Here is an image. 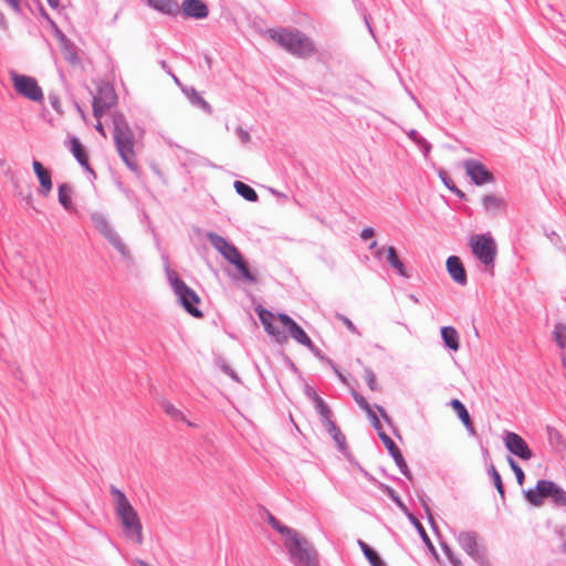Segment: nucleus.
<instances>
[{"label": "nucleus", "instance_id": "obj_1", "mask_svg": "<svg viewBox=\"0 0 566 566\" xmlns=\"http://www.w3.org/2000/svg\"><path fill=\"white\" fill-rule=\"evenodd\" d=\"M268 523L282 536L284 547L294 566H318L316 549L297 531L282 524L272 514L268 515Z\"/></svg>", "mask_w": 566, "mask_h": 566}, {"label": "nucleus", "instance_id": "obj_2", "mask_svg": "<svg viewBox=\"0 0 566 566\" xmlns=\"http://www.w3.org/2000/svg\"><path fill=\"white\" fill-rule=\"evenodd\" d=\"M111 494L115 512L120 521L125 536L140 545L144 542L143 526L136 510L133 507L123 491L111 485Z\"/></svg>", "mask_w": 566, "mask_h": 566}, {"label": "nucleus", "instance_id": "obj_3", "mask_svg": "<svg viewBox=\"0 0 566 566\" xmlns=\"http://www.w3.org/2000/svg\"><path fill=\"white\" fill-rule=\"evenodd\" d=\"M113 138L117 153L124 164L132 171L138 170V163L135 153V135L123 115L116 114L113 117Z\"/></svg>", "mask_w": 566, "mask_h": 566}, {"label": "nucleus", "instance_id": "obj_4", "mask_svg": "<svg viewBox=\"0 0 566 566\" xmlns=\"http://www.w3.org/2000/svg\"><path fill=\"white\" fill-rule=\"evenodd\" d=\"M269 34L280 46L297 57H308L315 52L313 41L297 29H272Z\"/></svg>", "mask_w": 566, "mask_h": 566}, {"label": "nucleus", "instance_id": "obj_5", "mask_svg": "<svg viewBox=\"0 0 566 566\" xmlns=\"http://www.w3.org/2000/svg\"><path fill=\"white\" fill-rule=\"evenodd\" d=\"M523 494L530 504L537 507L542 506L545 502L556 507L566 505L565 490L553 481L539 480L535 488L524 490Z\"/></svg>", "mask_w": 566, "mask_h": 566}, {"label": "nucleus", "instance_id": "obj_6", "mask_svg": "<svg viewBox=\"0 0 566 566\" xmlns=\"http://www.w3.org/2000/svg\"><path fill=\"white\" fill-rule=\"evenodd\" d=\"M473 255L481 262L484 270L493 274L497 245L491 233L474 234L469 239Z\"/></svg>", "mask_w": 566, "mask_h": 566}, {"label": "nucleus", "instance_id": "obj_7", "mask_svg": "<svg viewBox=\"0 0 566 566\" xmlns=\"http://www.w3.org/2000/svg\"><path fill=\"white\" fill-rule=\"evenodd\" d=\"M168 281L181 306L193 317H201L202 312L198 308L200 298L198 294L190 289L175 271L166 270Z\"/></svg>", "mask_w": 566, "mask_h": 566}, {"label": "nucleus", "instance_id": "obj_8", "mask_svg": "<svg viewBox=\"0 0 566 566\" xmlns=\"http://www.w3.org/2000/svg\"><path fill=\"white\" fill-rule=\"evenodd\" d=\"M461 548L480 566H486L489 560L486 551L480 543L479 536L473 531H462L457 535Z\"/></svg>", "mask_w": 566, "mask_h": 566}, {"label": "nucleus", "instance_id": "obj_9", "mask_svg": "<svg viewBox=\"0 0 566 566\" xmlns=\"http://www.w3.org/2000/svg\"><path fill=\"white\" fill-rule=\"evenodd\" d=\"M90 218L96 231L116 252L126 244L122 235L104 213L95 211L91 213Z\"/></svg>", "mask_w": 566, "mask_h": 566}, {"label": "nucleus", "instance_id": "obj_10", "mask_svg": "<svg viewBox=\"0 0 566 566\" xmlns=\"http://www.w3.org/2000/svg\"><path fill=\"white\" fill-rule=\"evenodd\" d=\"M11 81L15 92L19 95L32 102H43V91L34 77L11 72Z\"/></svg>", "mask_w": 566, "mask_h": 566}, {"label": "nucleus", "instance_id": "obj_11", "mask_svg": "<svg viewBox=\"0 0 566 566\" xmlns=\"http://www.w3.org/2000/svg\"><path fill=\"white\" fill-rule=\"evenodd\" d=\"M117 101L114 88L107 84L98 86L97 93L93 98V114L96 119L102 118L103 115L112 108Z\"/></svg>", "mask_w": 566, "mask_h": 566}, {"label": "nucleus", "instance_id": "obj_12", "mask_svg": "<svg viewBox=\"0 0 566 566\" xmlns=\"http://www.w3.org/2000/svg\"><path fill=\"white\" fill-rule=\"evenodd\" d=\"M467 175L476 186H483L494 181L493 174L481 161L468 159L463 161Z\"/></svg>", "mask_w": 566, "mask_h": 566}, {"label": "nucleus", "instance_id": "obj_13", "mask_svg": "<svg viewBox=\"0 0 566 566\" xmlns=\"http://www.w3.org/2000/svg\"><path fill=\"white\" fill-rule=\"evenodd\" d=\"M256 314L259 316L260 322L262 323L264 331L279 344H283L287 340V335L282 332L275 324L279 321L277 315L272 312L259 307L256 308Z\"/></svg>", "mask_w": 566, "mask_h": 566}, {"label": "nucleus", "instance_id": "obj_14", "mask_svg": "<svg viewBox=\"0 0 566 566\" xmlns=\"http://www.w3.org/2000/svg\"><path fill=\"white\" fill-rule=\"evenodd\" d=\"M279 322L289 332V335L298 344L307 347L310 350H314V344L304 329L289 315L280 313L277 314Z\"/></svg>", "mask_w": 566, "mask_h": 566}, {"label": "nucleus", "instance_id": "obj_15", "mask_svg": "<svg viewBox=\"0 0 566 566\" xmlns=\"http://www.w3.org/2000/svg\"><path fill=\"white\" fill-rule=\"evenodd\" d=\"M207 239L210 244L231 264L234 260H237L241 252L239 249L231 242H229L226 238L214 233L208 232Z\"/></svg>", "mask_w": 566, "mask_h": 566}, {"label": "nucleus", "instance_id": "obj_16", "mask_svg": "<svg viewBox=\"0 0 566 566\" xmlns=\"http://www.w3.org/2000/svg\"><path fill=\"white\" fill-rule=\"evenodd\" d=\"M503 442L505 448L522 460L533 458V452L525 440L515 432L507 431L504 433Z\"/></svg>", "mask_w": 566, "mask_h": 566}, {"label": "nucleus", "instance_id": "obj_17", "mask_svg": "<svg viewBox=\"0 0 566 566\" xmlns=\"http://www.w3.org/2000/svg\"><path fill=\"white\" fill-rule=\"evenodd\" d=\"M379 438L384 442V444L387 448V450L390 453V455L392 457V459H394L395 463L397 464V467L399 468L400 472L406 478L410 479L411 475H410V471L408 469V465H407V463H406V461H405L400 450L398 449L396 443L392 441V439L388 434H386L385 432H380Z\"/></svg>", "mask_w": 566, "mask_h": 566}, {"label": "nucleus", "instance_id": "obj_18", "mask_svg": "<svg viewBox=\"0 0 566 566\" xmlns=\"http://www.w3.org/2000/svg\"><path fill=\"white\" fill-rule=\"evenodd\" d=\"M32 167L40 182L39 193L43 197H48L53 189L51 171L46 169L39 160H33Z\"/></svg>", "mask_w": 566, "mask_h": 566}, {"label": "nucleus", "instance_id": "obj_19", "mask_svg": "<svg viewBox=\"0 0 566 566\" xmlns=\"http://www.w3.org/2000/svg\"><path fill=\"white\" fill-rule=\"evenodd\" d=\"M181 9L187 18L205 19L209 14L208 7L202 0H184Z\"/></svg>", "mask_w": 566, "mask_h": 566}, {"label": "nucleus", "instance_id": "obj_20", "mask_svg": "<svg viewBox=\"0 0 566 566\" xmlns=\"http://www.w3.org/2000/svg\"><path fill=\"white\" fill-rule=\"evenodd\" d=\"M447 270L455 283L462 286L467 284V272L459 256L451 255L447 259Z\"/></svg>", "mask_w": 566, "mask_h": 566}, {"label": "nucleus", "instance_id": "obj_21", "mask_svg": "<svg viewBox=\"0 0 566 566\" xmlns=\"http://www.w3.org/2000/svg\"><path fill=\"white\" fill-rule=\"evenodd\" d=\"M482 206L485 212L496 216L506 209V201L495 195H486L482 199Z\"/></svg>", "mask_w": 566, "mask_h": 566}, {"label": "nucleus", "instance_id": "obj_22", "mask_svg": "<svg viewBox=\"0 0 566 566\" xmlns=\"http://www.w3.org/2000/svg\"><path fill=\"white\" fill-rule=\"evenodd\" d=\"M147 4L168 15H177L180 11V6L175 0H147Z\"/></svg>", "mask_w": 566, "mask_h": 566}, {"label": "nucleus", "instance_id": "obj_23", "mask_svg": "<svg viewBox=\"0 0 566 566\" xmlns=\"http://www.w3.org/2000/svg\"><path fill=\"white\" fill-rule=\"evenodd\" d=\"M181 91L193 106L203 109L208 114L212 113L211 105L206 99H203V97L196 91V88L181 86Z\"/></svg>", "mask_w": 566, "mask_h": 566}, {"label": "nucleus", "instance_id": "obj_24", "mask_svg": "<svg viewBox=\"0 0 566 566\" xmlns=\"http://www.w3.org/2000/svg\"><path fill=\"white\" fill-rule=\"evenodd\" d=\"M70 151L82 167L91 170L87 154L77 137L73 136L70 138Z\"/></svg>", "mask_w": 566, "mask_h": 566}, {"label": "nucleus", "instance_id": "obj_25", "mask_svg": "<svg viewBox=\"0 0 566 566\" xmlns=\"http://www.w3.org/2000/svg\"><path fill=\"white\" fill-rule=\"evenodd\" d=\"M231 264L235 266V269L239 273V276H238L239 279H241L248 283L256 282L255 275L250 271V268H249L248 263L245 262L242 254L237 260H234Z\"/></svg>", "mask_w": 566, "mask_h": 566}, {"label": "nucleus", "instance_id": "obj_26", "mask_svg": "<svg viewBox=\"0 0 566 566\" xmlns=\"http://www.w3.org/2000/svg\"><path fill=\"white\" fill-rule=\"evenodd\" d=\"M441 337L447 347H449L452 350L459 349V346H460L459 334L453 327H451V326L442 327Z\"/></svg>", "mask_w": 566, "mask_h": 566}, {"label": "nucleus", "instance_id": "obj_27", "mask_svg": "<svg viewBox=\"0 0 566 566\" xmlns=\"http://www.w3.org/2000/svg\"><path fill=\"white\" fill-rule=\"evenodd\" d=\"M313 402L315 406V410L319 415L321 421L324 426L328 423V421H333L329 407L318 395L313 396Z\"/></svg>", "mask_w": 566, "mask_h": 566}, {"label": "nucleus", "instance_id": "obj_28", "mask_svg": "<svg viewBox=\"0 0 566 566\" xmlns=\"http://www.w3.org/2000/svg\"><path fill=\"white\" fill-rule=\"evenodd\" d=\"M386 260L391 265V268H394L397 271L399 275L407 276L405 265L398 258L397 251L394 247L387 248Z\"/></svg>", "mask_w": 566, "mask_h": 566}, {"label": "nucleus", "instance_id": "obj_29", "mask_svg": "<svg viewBox=\"0 0 566 566\" xmlns=\"http://www.w3.org/2000/svg\"><path fill=\"white\" fill-rule=\"evenodd\" d=\"M326 431L329 433V436L333 438L335 443L340 450L345 449L346 444V438L340 431V429L336 426L334 421H328L325 426Z\"/></svg>", "mask_w": 566, "mask_h": 566}, {"label": "nucleus", "instance_id": "obj_30", "mask_svg": "<svg viewBox=\"0 0 566 566\" xmlns=\"http://www.w3.org/2000/svg\"><path fill=\"white\" fill-rule=\"evenodd\" d=\"M234 189L245 200H248L250 202L258 201V193L249 185H247L242 181H234Z\"/></svg>", "mask_w": 566, "mask_h": 566}, {"label": "nucleus", "instance_id": "obj_31", "mask_svg": "<svg viewBox=\"0 0 566 566\" xmlns=\"http://www.w3.org/2000/svg\"><path fill=\"white\" fill-rule=\"evenodd\" d=\"M59 202L70 210L72 208V188L67 184H61L59 186Z\"/></svg>", "mask_w": 566, "mask_h": 566}, {"label": "nucleus", "instance_id": "obj_32", "mask_svg": "<svg viewBox=\"0 0 566 566\" xmlns=\"http://www.w3.org/2000/svg\"><path fill=\"white\" fill-rule=\"evenodd\" d=\"M163 409H164L165 413L168 415L171 419H174L176 421H184L188 426H192L191 422L187 421L182 411L179 410L178 408H176L172 403L165 401L163 403Z\"/></svg>", "mask_w": 566, "mask_h": 566}, {"label": "nucleus", "instance_id": "obj_33", "mask_svg": "<svg viewBox=\"0 0 566 566\" xmlns=\"http://www.w3.org/2000/svg\"><path fill=\"white\" fill-rule=\"evenodd\" d=\"M117 253L120 255L122 262L125 264L126 268L132 269L136 265V259L133 254L132 249L127 245V243L122 247Z\"/></svg>", "mask_w": 566, "mask_h": 566}, {"label": "nucleus", "instance_id": "obj_34", "mask_svg": "<svg viewBox=\"0 0 566 566\" xmlns=\"http://www.w3.org/2000/svg\"><path fill=\"white\" fill-rule=\"evenodd\" d=\"M450 407L455 411L462 423L469 422L470 415L465 406L459 399H452L449 402Z\"/></svg>", "mask_w": 566, "mask_h": 566}, {"label": "nucleus", "instance_id": "obj_35", "mask_svg": "<svg viewBox=\"0 0 566 566\" xmlns=\"http://www.w3.org/2000/svg\"><path fill=\"white\" fill-rule=\"evenodd\" d=\"M554 339L560 348L566 346V326L563 323H558L554 329Z\"/></svg>", "mask_w": 566, "mask_h": 566}, {"label": "nucleus", "instance_id": "obj_36", "mask_svg": "<svg viewBox=\"0 0 566 566\" xmlns=\"http://www.w3.org/2000/svg\"><path fill=\"white\" fill-rule=\"evenodd\" d=\"M489 472H490L491 479H492L497 492L503 497L504 496V488H503V482H502L500 473L496 471V469L493 464L490 465Z\"/></svg>", "mask_w": 566, "mask_h": 566}, {"label": "nucleus", "instance_id": "obj_37", "mask_svg": "<svg viewBox=\"0 0 566 566\" xmlns=\"http://www.w3.org/2000/svg\"><path fill=\"white\" fill-rule=\"evenodd\" d=\"M408 137L418 145H421L423 147L424 154H428L430 151V144L427 143L426 139L422 138L416 129H411L408 133Z\"/></svg>", "mask_w": 566, "mask_h": 566}, {"label": "nucleus", "instance_id": "obj_38", "mask_svg": "<svg viewBox=\"0 0 566 566\" xmlns=\"http://www.w3.org/2000/svg\"><path fill=\"white\" fill-rule=\"evenodd\" d=\"M507 462L516 476L517 483L522 485L525 479L522 468L511 457L507 458Z\"/></svg>", "mask_w": 566, "mask_h": 566}, {"label": "nucleus", "instance_id": "obj_39", "mask_svg": "<svg viewBox=\"0 0 566 566\" xmlns=\"http://www.w3.org/2000/svg\"><path fill=\"white\" fill-rule=\"evenodd\" d=\"M365 380L371 390H377L376 375L370 368L365 369Z\"/></svg>", "mask_w": 566, "mask_h": 566}, {"label": "nucleus", "instance_id": "obj_40", "mask_svg": "<svg viewBox=\"0 0 566 566\" xmlns=\"http://www.w3.org/2000/svg\"><path fill=\"white\" fill-rule=\"evenodd\" d=\"M371 566H386L380 556L373 549L365 556Z\"/></svg>", "mask_w": 566, "mask_h": 566}, {"label": "nucleus", "instance_id": "obj_41", "mask_svg": "<svg viewBox=\"0 0 566 566\" xmlns=\"http://www.w3.org/2000/svg\"><path fill=\"white\" fill-rule=\"evenodd\" d=\"M555 534L557 536V542H556L557 549L562 553L566 552V539L564 537L563 528H560V530L555 528Z\"/></svg>", "mask_w": 566, "mask_h": 566}, {"label": "nucleus", "instance_id": "obj_42", "mask_svg": "<svg viewBox=\"0 0 566 566\" xmlns=\"http://www.w3.org/2000/svg\"><path fill=\"white\" fill-rule=\"evenodd\" d=\"M353 397L355 399V401L357 402V405L367 412H369L371 410V407L370 405L367 402V400L360 396L359 394L357 392H353Z\"/></svg>", "mask_w": 566, "mask_h": 566}, {"label": "nucleus", "instance_id": "obj_43", "mask_svg": "<svg viewBox=\"0 0 566 566\" xmlns=\"http://www.w3.org/2000/svg\"><path fill=\"white\" fill-rule=\"evenodd\" d=\"M367 416L370 419L373 427L378 432V436L380 434V432H384L381 429V423L373 409L369 412H367Z\"/></svg>", "mask_w": 566, "mask_h": 566}, {"label": "nucleus", "instance_id": "obj_44", "mask_svg": "<svg viewBox=\"0 0 566 566\" xmlns=\"http://www.w3.org/2000/svg\"><path fill=\"white\" fill-rule=\"evenodd\" d=\"M442 549H443V553L446 555V557L448 558V560L450 562L451 566H455L457 565V562H461L457 556L455 554L452 552V549L447 546V545H443L442 546Z\"/></svg>", "mask_w": 566, "mask_h": 566}, {"label": "nucleus", "instance_id": "obj_45", "mask_svg": "<svg viewBox=\"0 0 566 566\" xmlns=\"http://www.w3.org/2000/svg\"><path fill=\"white\" fill-rule=\"evenodd\" d=\"M440 177H441V180L442 182L451 190L453 191L454 193L457 195H461V191L453 185L452 180L450 178L447 177V175L444 172H440Z\"/></svg>", "mask_w": 566, "mask_h": 566}, {"label": "nucleus", "instance_id": "obj_46", "mask_svg": "<svg viewBox=\"0 0 566 566\" xmlns=\"http://www.w3.org/2000/svg\"><path fill=\"white\" fill-rule=\"evenodd\" d=\"M337 317L343 322V324L347 327L348 331H350L354 334L360 335L354 323L344 315H337Z\"/></svg>", "mask_w": 566, "mask_h": 566}, {"label": "nucleus", "instance_id": "obj_47", "mask_svg": "<svg viewBox=\"0 0 566 566\" xmlns=\"http://www.w3.org/2000/svg\"><path fill=\"white\" fill-rule=\"evenodd\" d=\"M235 132H237L238 137L240 138V140H241L243 144L249 143V140H250V134H249L247 130H244V129H243V128H241V127H238Z\"/></svg>", "mask_w": 566, "mask_h": 566}, {"label": "nucleus", "instance_id": "obj_48", "mask_svg": "<svg viewBox=\"0 0 566 566\" xmlns=\"http://www.w3.org/2000/svg\"><path fill=\"white\" fill-rule=\"evenodd\" d=\"M15 13L21 12V0H3Z\"/></svg>", "mask_w": 566, "mask_h": 566}, {"label": "nucleus", "instance_id": "obj_49", "mask_svg": "<svg viewBox=\"0 0 566 566\" xmlns=\"http://www.w3.org/2000/svg\"><path fill=\"white\" fill-rule=\"evenodd\" d=\"M221 370H222L224 374L229 375L232 379H234V380L239 381V378H238L237 374H235V373L230 368V366H229V365H227L226 363H223V364L221 365Z\"/></svg>", "mask_w": 566, "mask_h": 566}, {"label": "nucleus", "instance_id": "obj_50", "mask_svg": "<svg viewBox=\"0 0 566 566\" xmlns=\"http://www.w3.org/2000/svg\"><path fill=\"white\" fill-rule=\"evenodd\" d=\"M374 234H375V231L373 228H365L360 232V238L363 240H367V239H370L371 237H374Z\"/></svg>", "mask_w": 566, "mask_h": 566}, {"label": "nucleus", "instance_id": "obj_51", "mask_svg": "<svg viewBox=\"0 0 566 566\" xmlns=\"http://www.w3.org/2000/svg\"><path fill=\"white\" fill-rule=\"evenodd\" d=\"M416 526L423 538L424 542H429L428 535L426 534V531L423 530L422 525L419 522H416Z\"/></svg>", "mask_w": 566, "mask_h": 566}, {"label": "nucleus", "instance_id": "obj_52", "mask_svg": "<svg viewBox=\"0 0 566 566\" xmlns=\"http://www.w3.org/2000/svg\"><path fill=\"white\" fill-rule=\"evenodd\" d=\"M311 352H312L316 357H318L319 359H322V360H324V361H327L329 365H332V361H331L329 359L325 358V357L323 356V354L319 352V349H318V348H316L315 346H314V350H311Z\"/></svg>", "mask_w": 566, "mask_h": 566}, {"label": "nucleus", "instance_id": "obj_53", "mask_svg": "<svg viewBox=\"0 0 566 566\" xmlns=\"http://www.w3.org/2000/svg\"><path fill=\"white\" fill-rule=\"evenodd\" d=\"M95 129L103 136V137H106V133H105V129H104V126L101 122V118L97 119V124L95 125Z\"/></svg>", "mask_w": 566, "mask_h": 566}, {"label": "nucleus", "instance_id": "obj_54", "mask_svg": "<svg viewBox=\"0 0 566 566\" xmlns=\"http://www.w3.org/2000/svg\"><path fill=\"white\" fill-rule=\"evenodd\" d=\"M463 424H464V427L467 428V430H468V432L470 434L475 436L476 432H475L474 426H473V423L471 421V418H469V422L463 423Z\"/></svg>", "mask_w": 566, "mask_h": 566}, {"label": "nucleus", "instance_id": "obj_55", "mask_svg": "<svg viewBox=\"0 0 566 566\" xmlns=\"http://www.w3.org/2000/svg\"><path fill=\"white\" fill-rule=\"evenodd\" d=\"M358 544H359L365 556L368 554V552L373 551L371 547H369L365 542H363L360 539L358 541Z\"/></svg>", "mask_w": 566, "mask_h": 566}, {"label": "nucleus", "instance_id": "obj_56", "mask_svg": "<svg viewBox=\"0 0 566 566\" xmlns=\"http://www.w3.org/2000/svg\"><path fill=\"white\" fill-rule=\"evenodd\" d=\"M0 28L2 30H7V28H8V21L1 11H0Z\"/></svg>", "mask_w": 566, "mask_h": 566}, {"label": "nucleus", "instance_id": "obj_57", "mask_svg": "<svg viewBox=\"0 0 566 566\" xmlns=\"http://www.w3.org/2000/svg\"><path fill=\"white\" fill-rule=\"evenodd\" d=\"M376 408L378 409V411H379L380 416H381L386 421H388V422H389V417H388L387 412L385 411V409H384L382 407H380V406H376Z\"/></svg>", "mask_w": 566, "mask_h": 566}, {"label": "nucleus", "instance_id": "obj_58", "mask_svg": "<svg viewBox=\"0 0 566 566\" xmlns=\"http://www.w3.org/2000/svg\"><path fill=\"white\" fill-rule=\"evenodd\" d=\"M548 238L551 239V241L554 243V244H557L558 241H559V237L555 233V232H552L551 234H548Z\"/></svg>", "mask_w": 566, "mask_h": 566}, {"label": "nucleus", "instance_id": "obj_59", "mask_svg": "<svg viewBox=\"0 0 566 566\" xmlns=\"http://www.w3.org/2000/svg\"><path fill=\"white\" fill-rule=\"evenodd\" d=\"M133 566H151V565H149L148 563H146V562H144L142 559H135L133 562Z\"/></svg>", "mask_w": 566, "mask_h": 566}, {"label": "nucleus", "instance_id": "obj_60", "mask_svg": "<svg viewBox=\"0 0 566 566\" xmlns=\"http://www.w3.org/2000/svg\"><path fill=\"white\" fill-rule=\"evenodd\" d=\"M50 7L57 9L60 7V0H46Z\"/></svg>", "mask_w": 566, "mask_h": 566}, {"label": "nucleus", "instance_id": "obj_61", "mask_svg": "<svg viewBox=\"0 0 566 566\" xmlns=\"http://www.w3.org/2000/svg\"><path fill=\"white\" fill-rule=\"evenodd\" d=\"M306 395H307L308 398H311L313 400V396L317 395V394H316V391L313 388L307 387L306 388Z\"/></svg>", "mask_w": 566, "mask_h": 566}, {"label": "nucleus", "instance_id": "obj_62", "mask_svg": "<svg viewBox=\"0 0 566 566\" xmlns=\"http://www.w3.org/2000/svg\"><path fill=\"white\" fill-rule=\"evenodd\" d=\"M385 251L387 252V249H385V248L378 249L376 252V258L380 259Z\"/></svg>", "mask_w": 566, "mask_h": 566}, {"label": "nucleus", "instance_id": "obj_63", "mask_svg": "<svg viewBox=\"0 0 566 566\" xmlns=\"http://www.w3.org/2000/svg\"><path fill=\"white\" fill-rule=\"evenodd\" d=\"M333 369L336 373L337 377L340 379V381L345 382V377L337 370V368L333 366Z\"/></svg>", "mask_w": 566, "mask_h": 566}, {"label": "nucleus", "instance_id": "obj_64", "mask_svg": "<svg viewBox=\"0 0 566 566\" xmlns=\"http://www.w3.org/2000/svg\"><path fill=\"white\" fill-rule=\"evenodd\" d=\"M546 18H548L549 20H552V24L556 28H558V22H563V19L562 17H559V20L558 21H554L553 18H549L547 14H546Z\"/></svg>", "mask_w": 566, "mask_h": 566}]
</instances>
